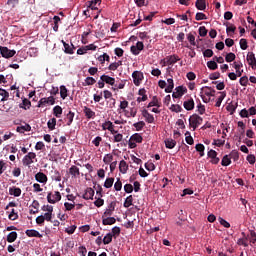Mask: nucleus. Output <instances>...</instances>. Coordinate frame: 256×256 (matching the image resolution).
Instances as JSON below:
<instances>
[{"instance_id":"nucleus-30","label":"nucleus","mask_w":256,"mask_h":256,"mask_svg":"<svg viewBox=\"0 0 256 256\" xmlns=\"http://www.w3.org/2000/svg\"><path fill=\"white\" fill-rule=\"evenodd\" d=\"M53 115L59 119L61 115H63V108H61L59 105L55 106L53 108Z\"/></svg>"},{"instance_id":"nucleus-41","label":"nucleus","mask_w":256,"mask_h":256,"mask_svg":"<svg viewBox=\"0 0 256 256\" xmlns=\"http://www.w3.org/2000/svg\"><path fill=\"white\" fill-rule=\"evenodd\" d=\"M48 125V129H50V131H54L55 126L57 125V119L56 118H52L47 122Z\"/></svg>"},{"instance_id":"nucleus-23","label":"nucleus","mask_w":256,"mask_h":256,"mask_svg":"<svg viewBox=\"0 0 256 256\" xmlns=\"http://www.w3.org/2000/svg\"><path fill=\"white\" fill-rule=\"evenodd\" d=\"M9 195H13L14 197H21V188L18 187H10L9 188Z\"/></svg>"},{"instance_id":"nucleus-27","label":"nucleus","mask_w":256,"mask_h":256,"mask_svg":"<svg viewBox=\"0 0 256 256\" xmlns=\"http://www.w3.org/2000/svg\"><path fill=\"white\" fill-rule=\"evenodd\" d=\"M20 109H31V101L27 98L22 100V103L19 105Z\"/></svg>"},{"instance_id":"nucleus-7","label":"nucleus","mask_w":256,"mask_h":256,"mask_svg":"<svg viewBox=\"0 0 256 256\" xmlns=\"http://www.w3.org/2000/svg\"><path fill=\"white\" fill-rule=\"evenodd\" d=\"M102 130L110 131L111 135L117 134V130H115V125L109 120L102 124Z\"/></svg>"},{"instance_id":"nucleus-61","label":"nucleus","mask_w":256,"mask_h":256,"mask_svg":"<svg viewBox=\"0 0 256 256\" xmlns=\"http://www.w3.org/2000/svg\"><path fill=\"white\" fill-rule=\"evenodd\" d=\"M187 39H188L189 43L192 44L194 47H195V45H197V43L195 42V34L189 33L187 35Z\"/></svg>"},{"instance_id":"nucleus-44","label":"nucleus","mask_w":256,"mask_h":256,"mask_svg":"<svg viewBox=\"0 0 256 256\" xmlns=\"http://www.w3.org/2000/svg\"><path fill=\"white\" fill-rule=\"evenodd\" d=\"M185 141L186 143H188V145H193V143H195V140H193V136H191V132L187 131L185 133Z\"/></svg>"},{"instance_id":"nucleus-52","label":"nucleus","mask_w":256,"mask_h":256,"mask_svg":"<svg viewBox=\"0 0 256 256\" xmlns=\"http://www.w3.org/2000/svg\"><path fill=\"white\" fill-rule=\"evenodd\" d=\"M195 19L196 21H205L207 20V15H205L203 12H197Z\"/></svg>"},{"instance_id":"nucleus-9","label":"nucleus","mask_w":256,"mask_h":256,"mask_svg":"<svg viewBox=\"0 0 256 256\" xmlns=\"http://www.w3.org/2000/svg\"><path fill=\"white\" fill-rule=\"evenodd\" d=\"M183 107L186 109V111H193L195 109V101L193 98L184 101Z\"/></svg>"},{"instance_id":"nucleus-39","label":"nucleus","mask_w":256,"mask_h":256,"mask_svg":"<svg viewBox=\"0 0 256 256\" xmlns=\"http://www.w3.org/2000/svg\"><path fill=\"white\" fill-rule=\"evenodd\" d=\"M220 96L218 97L215 107H221V103H223V99H225V97H227V94L225 92H219Z\"/></svg>"},{"instance_id":"nucleus-36","label":"nucleus","mask_w":256,"mask_h":256,"mask_svg":"<svg viewBox=\"0 0 256 256\" xmlns=\"http://www.w3.org/2000/svg\"><path fill=\"white\" fill-rule=\"evenodd\" d=\"M16 131L17 133H25V131H31V125L25 124L24 126H18Z\"/></svg>"},{"instance_id":"nucleus-12","label":"nucleus","mask_w":256,"mask_h":256,"mask_svg":"<svg viewBox=\"0 0 256 256\" xmlns=\"http://www.w3.org/2000/svg\"><path fill=\"white\" fill-rule=\"evenodd\" d=\"M142 116L145 118L146 123H155V117L146 109L142 111Z\"/></svg>"},{"instance_id":"nucleus-34","label":"nucleus","mask_w":256,"mask_h":256,"mask_svg":"<svg viewBox=\"0 0 256 256\" xmlns=\"http://www.w3.org/2000/svg\"><path fill=\"white\" fill-rule=\"evenodd\" d=\"M73 49H75V46H73V44L69 45L67 43H64V53H67L68 55H73Z\"/></svg>"},{"instance_id":"nucleus-47","label":"nucleus","mask_w":256,"mask_h":256,"mask_svg":"<svg viewBox=\"0 0 256 256\" xmlns=\"http://www.w3.org/2000/svg\"><path fill=\"white\" fill-rule=\"evenodd\" d=\"M170 111H173L174 113H181V111H183V108L181 107V105L172 104L170 107Z\"/></svg>"},{"instance_id":"nucleus-1","label":"nucleus","mask_w":256,"mask_h":256,"mask_svg":"<svg viewBox=\"0 0 256 256\" xmlns=\"http://www.w3.org/2000/svg\"><path fill=\"white\" fill-rule=\"evenodd\" d=\"M203 123V118L197 114H193L189 118V125L193 128V131Z\"/></svg>"},{"instance_id":"nucleus-45","label":"nucleus","mask_w":256,"mask_h":256,"mask_svg":"<svg viewBox=\"0 0 256 256\" xmlns=\"http://www.w3.org/2000/svg\"><path fill=\"white\" fill-rule=\"evenodd\" d=\"M131 205H133V196H132V195L128 196V197L125 199L124 207H125L126 209H129V207H131Z\"/></svg>"},{"instance_id":"nucleus-5","label":"nucleus","mask_w":256,"mask_h":256,"mask_svg":"<svg viewBox=\"0 0 256 256\" xmlns=\"http://www.w3.org/2000/svg\"><path fill=\"white\" fill-rule=\"evenodd\" d=\"M133 83L136 85V87H139L141 85V81H143L144 76L143 72L141 71H134L132 73Z\"/></svg>"},{"instance_id":"nucleus-40","label":"nucleus","mask_w":256,"mask_h":256,"mask_svg":"<svg viewBox=\"0 0 256 256\" xmlns=\"http://www.w3.org/2000/svg\"><path fill=\"white\" fill-rule=\"evenodd\" d=\"M230 164H231V158L229 157V155H225L222 158L221 165L223 167H229Z\"/></svg>"},{"instance_id":"nucleus-60","label":"nucleus","mask_w":256,"mask_h":256,"mask_svg":"<svg viewBox=\"0 0 256 256\" xmlns=\"http://www.w3.org/2000/svg\"><path fill=\"white\" fill-rule=\"evenodd\" d=\"M60 96H61V99H67V87L65 86L60 87Z\"/></svg>"},{"instance_id":"nucleus-29","label":"nucleus","mask_w":256,"mask_h":256,"mask_svg":"<svg viewBox=\"0 0 256 256\" xmlns=\"http://www.w3.org/2000/svg\"><path fill=\"white\" fill-rule=\"evenodd\" d=\"M115 223H117L115 217H107L102 220L103 225H115Z\"/></svg>"},{"instance_id":"nucleus-59","label":"nucleus","mask_w":256,"mask_h":256,"mask_svg":"<svg viewBox=\"0 0 256 256\" xmlns=\"http://www.w3.org/2000/svg\"><path fill=\"white\" fill-rule=\"evenodd\" d=\"M248 47L249 45H247V39L245 38L240 39V49H242V51H246Z\"/></svg>"},{"instance_id":"nucleus-18","label":"nucleus","mask_w":256,"mask_h":256,"mask_svg":"<svg viewBox=\"0 0 256 256\" xmlns=\"http://www.w3.org/2000/svg\"><path fill=\"white\" fill-rule=\"evenodd\" d=\"M138 95H140V97L137 98L138 103H142V101H147V90H145V88L140 89L138 91Z\"/></svg>"},{"instance_id":"nucleus-20","label":"nucleus","mask_w":256,"mask_h":256,"mask_svg":"<svg viewBox=\"0 0 256 256\" xmlns=\"http://www.w3.org/2000/svg\"><path fill=\"white\" fill-rule=\"evenodd\" d=\"M119 171L123 175H125V173H127V171H129V164H127V162L125 160H121L120 161V163H119Z\"/></svg>"},{"instance_id":"nucleus-19","label":"nucleus","mask_w":256,"mask_h":256,"mask_svg":"<svg viewBox=\"0 0 256 256\" xmlns=\"http://www.w3.org/2000/svg\"><path fill=\"white\" fill-rule=\"evenodd\" d=\"M195 7H196V9H198V11H205V9H207V1L206 0H196Z\"/></svg>"},{"instance_id":"nucleus-53","label":"nucleus","mask_w":256,"mask_h":256,"mask_svg":"<svg viewBox=\"0 0 256 256\" xmlns=\"http://www.w3.org/2000/svg\"><path fill=\"white\" fill-rule=\"evenodd\" d=\"M207 67H208V69H211V71H215V69H217L219 66L217 65V62H215V60H213V61L207 62Z\"/></svg>"},{"instance_id":"nucleus-42","label":"nucleus","mask_w":256,"mask_h":256,"mask_svg":"<svg viewBox=\"0 0 256 256\" xmlns=\"http://www.w3.org/2000/svg\"><path fill=\"white\" fill-rule=\"evenodd\" d=\"M113 183H115V178H107L104 182V187L106 189H111V187H113Z\"/></svg>"},{"instance_id":"nucleus-3","label":"nucleus","mask_w":256,"mask_h":256,"mask_svg":"<svg viewBox=\"0 0 256 256\" xmlns=\"http://www.w3.org/2000/svg\"><path fill=\"white\" fill-rule=\"evenodd\" d=\"M0 54L4 59H11V57H15L17 54V51L15 50H10L8 47L5 46H0Z\"/></svg>"},{"instance_id":"nucleus-4","label":"nucleus","mask_w":256,"mask_h":256,"mask_svg":"<svg viewBox=\"0 0 256 256\" xmlns=\"http://www.w3.org/2000/svg\"><path fill=\"white\" fill-rule=\"evenodd\" d=\"M47 201L52 205H55V203H59V201H61V192L55 191L54 194L49 192L47 195Z\"/></svg>"},{"instance_id":"nucleus-10","label":"nucleus","mask_w":256,"mask_h":256,"mask_svg":"<svg viewBox=\"0 0 256 256\" xmlns=\"http://www.w3.org/2000/svg\"><path fill=\"white\" fill-rule=\"evenodd\" d=\"M69 174L71 175L72 179H77V177L81 175V171L79 170V167L72 165L69 168Z\"/></svg>"},{"instance_id":"nucleus-51","label":"nucleus","mask_w":256,"mask_h":256,"mask_svg":"<svg viewBox=\"0 0 256 256\" xmlns=\"http://www.w3.org/2000/svg\"><path fill=\"white\" fill-rule=\"evenodd\" d=\"M113 135H114V140H113L114 143H121L123 141V134L119 133V131H117V133Z\"/></svg>"},{"instance_id":"nucleus-50","label":"nucleus","mask_w":256,"mask_h":256,"mask_svg":"<svg viewBox=\"0 0 256 256\" xmlns=\"http://www.w3.org/2000/svg\"><path fill=\"white\" fill-rule=\"evenodd\" d=\"M115 191H121L123 189V182H121V178H117V181L114 184Z\"/></svg>"},{"instance_id":"nucleus-11","label":"nucleus","mask_w":256,"mask_h":256,"mask_svg":"<svg viewBox=\"0 0 256 256\" xmlns=\"http://www.w3.org/2000/svg\"><path fill=\"white\" fill-rule=\"evenodd\" d=\"M100 80L104 81V83H106L107 85H111L112 87L115 86V78L109 75L103 74L102 76H100Z\"/></svg>"},{"instance_id":"nucleus-38","label":"nucleus","mask_w":256,"mask_h":256,"mask_svg":"<svg viewBox=\"0 0 256 256\" xmlns=\"http://www.w3.org/2000/svg\"><path fill=\"white\" fill-rule=\"evenodd\" d=\"M195 149L199 153L200 157L205 156V146L203 144H196Z\"/></svg>"},{"instance_id":"nucleus-37","label":"nucleus","mask_w":256,"mask_h":256,"mask_svg":"<svg viewBox=\"0 0 256 256\" xmlns=\"http://www.w3.org/2000/svg\"><path fill=\"white\" fill-rule=\"evenodd\" d=\"M165 145L167 149H175V145H177V141L173 139L165 140Z\"/></svg>"},{"instance_id":"nucleus-33","label":"nucleus","mask_w":256,"mask_h":256,"mask_svg":"<svg viewBox=\"0 0 256 256\" xmlns=\"http://www.w3.org/2000/svg\"><path fill=\"white\" fill-rule=\"evenodd\" d=\"M150 107H161V103H159L157 96L152 98V101L148 104L147 109H150Z\"/></svg>"},{"instance_id":"nucleus-15","label":"nucleus","mask_w":256,"mask_h":256,"mask_svg":"<svg viewBox=\"0 0 256 256\" xmlns=\"http://www.w3.org/2000/svg\"><path fill=\"white\" fill-rule=\"evenodd\" d=\"M35 180L38 182V183H47L48 181V178H47V175L43 172H38L35 174Z\"/></svg>"},{"instance_id":"nucleus-58","label":"nucleus","mask_w":256,"mask_h":256,"mask_svg":"<svg viewBox=\"0 0 256 256\" xmlns=\"http://www.w3.org/2000/svg\"><path fill=\"white\" fill-rule=\"evenodd\" d=\"M218 221H219L220 225H222L226 229H229V227H231V224L229 222H227V220L223 219L222 217H219Z\"/></svg>"},{"instance_id":"nucleus-24","label":"nucleus","mask_w":256,"mask_h":256,"mask_svg":"<svg viewBox=\"0 0 256 256\" xmlns=\"http://www.w3.org/2000/svg\"><path fill=\"white\" fill-rule=\"evenodd\" d=\"M66 121H67V125L68 127H71L72 123H73V119H75V112L69 110V112L66 114Z\"/></svg>"},{"instance_id":"nucleus-55","label":"nucleus","mask_w":256,"mask_h":256,"mask_svg":"<svg viewBox=\"0 0 256 256\" xmlns=\"http://www.w3.org/2000/svg\"><path fill=\"white\" fill-rule=\"evenodd\" d=\"M105 165H109V163L113 162V154H106L103 158Z\"/></svg>"},{"instance_id":"nucleus-54","label":"nucleus","mask_w":256,"mask_h":256,"mask_svg":"<svg viewBox=\"0 0 256 256\" xmlns=\"http://www.w3.org/2000/svg\"><path fill=\"white\" fill-rule=\"evenodd\" d=\"M113 241V234L108 233L104 238H103V243L104 245H109Z\"/></svg>"},{"instance_id":"nucleus-28","label":"nucleus","mask_w":256,"mask_h":256,"mask_svg":"<svg viewBox=\"0 0 256 256\" xmlns=\"http://www.w3.org/2000/svg\"><path fill=\"white\" fill-rule=\"evenodd\" d=\"M167 87L165 88V93H171L175 87V84L173 83V78L167 79Z\"/></svg>"},{"instance_id":"nucleus-8","label":"nucleus","mask_w":256,"mask_h":256,"mask_svg":"<svg viewBox=\"0 0 256 256\" xmlns=\"http://www.w3.org/2000/svg\"><path fill=\"white\" fill-rule=\"evenodd\" d=\"M246 60H247L248 64L250 65V67H252L253 71H255V69H256L255 53L248 52V54L246 56Z\"/></svg>"},{"instance_id":"nucleus-16","label":"nucleus","mask_w":256,"mask_h":256,"mask_svg":"<svg viewBox=\"0 0 256 256\" xmlns=\"http://www.w3.org/2000/svg\"><path fill=\"white\" fill-rule=\"evenodd\" d=\"M95 195V190H93V188L91 187H88L86 190H85V193L83 194V198L85 199V201H89V199H93Z\"/></svg>"},{"instance_id":"nucleus-32","label":"nucleus","mask_w":256,"mask_h":256,"mask_svg":"<svg viewBox=\"0 0 256 256\" xmlns=\"http://www.w3.org/2000/svg\"><path fill=\"white\" fill-rule=\"evenodd\" d=\"M130 141H134L135 143H143V136L139 133H135L130 137Z\"/></svg>"},{"instance_id":"nucleus-57","label":"nucleus","mask_w":256,"mask_h":256,"mask_svg":"<svg viewBox=\"0 0 256 256\" xmlns=\"http://www.w3.org/2000/svg\"><path fill=\"white\" fill-rule=\"evenodd\" d=\"M133 127H135L136 131H142L143 127H145V123L143 121H139L137 123H134Z\"/></svg>"},{"instance_id":"nucleus-43","label":"nucleus","mask_w":256,"mask_h":256,"mask_svg":"<svg viewBox=\"0 0 256 256\" xmlns=\"http://www.w3.org/2000/svg\"><path fill=\"white\" fill-rule=\"evenodd\" d=\"M52 180L57 182L61 181V172H59V170L52 171Z\"/></svg>"},{"instance_id":"nucleus-56","label":"nucleus","mask_w":256,"mask_h":256,"mask_svg":"<svg viewBox=\"0 0 256 256\" xmlns=\"http://www.w3.org/2000/svg\"><path fill=\"white\" fill-rule=\"evenodd\" d=\"M239 83L242 85V87H247V85H249V78L247 76H242Z\"/></svg>"},{"instance_id":"nucleus-22","label":"nucleus","mask_w":256,"mask_h":256,"mask_svg":"<svg viewBox=\"0 0 256 256\" xmlns=\"http://www.w3.org/2000/svg\"><path fill=\"white\" fill-rule=\"evenodd\" d=\"M25 234L27 235V237H38V239H41V237H43V235L35 229L26 230Z\"/></svg>"},{"instance_id":"nucleus-26","label":"nucleus","mask_w":256,"mask_h":256,"mask_svg":"<svg viewBox=\"0 0 256 256\" xmlns=\"http://www.w3.org/2000/svg\"><path fill=\"white\" fill-rule=\"evenodd\" d=\"M246 237H248V240L250 241L251 247H255L256 232L254 230H250V235H246Z\"/></svg>"},{"instance_id":"nucleus-14","label":"nucleus","mask_w":256,"mask_h":256,"mask_svg":"<svg viewBox=\"0 0 256 256\" xmlns=\"http://www.w3.org/2000/svg\"><path fill=\"white\" fill-rule=\"evenodd\" d=\"M83 113H84L86 119H95V111H92L91 108L84 106Z\"/></svg>"},{"instance_id":"nucleus-63","label":"nucleus","mask_w":256,"mask_h":256,"mask_svg":"<svg viewBox=\"0 0 256 256\" xmlns=\"http://www.w3.org/2000/svg\"><path fill=\"white\" fill-rule=\"evenodd\" d=\"M145 169L147 171H155V164L153 162L145 163Z\"/></svg>"},{"instance_id":"nucleus-17","label":"nucleus","mask_w":256,"mask_h":256,"mask_svg":"<svg viewBox=\"0 0 256 256\" xmlns=\"http://www.w3.org/2000/svg\"><path fill=\"white\" fill-rule=\"evenodd\" d=\"M242 238H239L237 241V245H242V247H249L248 236L245 232L241 233Z\"/></svg>"},{"instance_id":"nucleus-49","label":"nucleus","mask_w":256,"mask_h":256,"mask_svg":"<svg viewBox=\"0 0 256 256\" xmlns=\"http://www.w3.org/2000/svg\"><path fill=\"white\" fill-rule=\"evenodd\" d=\"M0 96L3 97L1 101H7L9 99V92L5 89L0 88Z\"/></svg>"},{"instance_id":"nucleus-46","label":"nucleus","mask_w":256,"mask_h":256,"mask_svg":"<svg viewBox=\"0 0 256 256\" xmlns=\"http://www.w3.org/2000/svg\"><path fill=\"white\" fill-rule=\"evenodd\" d=\"M236 57L237 56L235 55V53L230 52V53L226 54L225 61L227 63H232V61H235Z\"/></svg>"},{"instance_id":"nucleus-31","label":"nucleus","mask_w":256,"mask_h":256,"mask_svg":"<svg viewBox=\"0 0 256 256\" xmlns=\"http://www.w3.org/2000/svg\"><path fill=\"white\" fill-rule=\"evenodd\" d=\"M6 241L8 243H15V241H17V232H10L7 235Z\"/></svg>"},{"instance_id":"nucleus-2","label":"nucleus","mask_w":256,"mask_h":256,"mask_svg":"<svg viewBox=\"0 0 256 256\" xmlns=\"http://www.w3.org/2000/svg\"><path fill=\"white\" fill-rule=\"evenodd\" d=\"M33 159H37V154L34 152H29L27 155H25L22 159V164L24 167H31L35 161Z\"/></svg>"},{"instance_id":"nucleus-6","label":"nucleus","mask_w":256,"mask_h":256,"mask_svg":"<svg viewBox=\"0 0 256 256\" xmlns=\"http://www.w3.org/2000/svg\"><path fill=\"white\" fill-rule=\"evenodd\" d=\"M187 93V87L185 86H178L175 88V92H173L172 97L173 99H179L183 97V95Z\"/></svg>"},{"instance_id":"nucleus-62","label":"nucleus","mask_w":256,"mask_h":256,"mask_svg":"<svg viewBox=\"0 0 256 256\" xmlns=\"http://www.w3.org/2000/svg\"><path fill=\"white\" fill-rule=\"evenodd\" d=\"M127 107H129V101L123 100L120 102V105H119L120 111H125V109H127Z\"/></svg>"},{"instance_id":"nucleus-25","label":"nucleus","mask_w":256,"mask_h":256,"mask_svg":"<svg viewBox=\"0 0 256 256\" xmlns=\"http://www.w3.org/2000/svg\"><path fill=\"white\" fill-rule=\"evenodd\" d=\"M95 83H97V80H95V78L88 76L85 78L84 82H82L83 87H87V86H91V85H95Z\"/></svg>"},{"instance_id":"nucleus-35","label":"nucleus","mask_w":256,"mask_h":256,"mask_svg":"<svg viewBox=\"0 0 256 256\" xmlns=\"http://www.w3.org/2000/svg\"><path fill=\"white\" fill-rule=\"evenodd\" d=\"M204 95H206V97H215V89L206 86L204 90Z\"/></svg>"},{"instance_id":"nucleus-48","label":"nucleus","mask_w":256,"mask_h":256,"mask_svg":"<svg viewBox=\"0 0 256 256\" xmlns=\"http://www.w3.org/2000/svg\"><path fill=\"white\" fill-rule=\"evenodd\" d=\"M8 219H10V221H17V219H19V214H17V212H15V209H12Z\"/></svg>"},{"instance_id":"nucleus-13","label":"nucleus","mask_w":256,"mask_h":256,"mask_svg":"<svg viewBox=\"0 0 256 256\" xmlns=\"http://www.w3.org/2000/svg\"><path fill=\"white\" fill-rule=\"evenodd\" d=\"M116 205H117V203L111 202L108 205V209L105 210L103 217H111V215H113V211H115Z\"/></svg>"},{"instance_id":"nucleus-21","label":"nucleus","mask_w":256,"mask_h":256,"mask_svg":"<svg viewBox=\"0 0 256 256\" xmlns=\"http://www.w3.org/2000/svg\"><path fill=\"white\" fill-rule=\"evenodd\" d=\"M181 58H179V56L177 55H170L168 57H166V63L167 65H175V63H177V61H180Z\"/></svg>"},{"instance_id":"nucleus-64","label":"nucleus","mask_w":256,"mask_h":256,"mask_svg":"<svg viewBox=\"0 0 256 256\" xmlns=\"http://www.w3.org/2000/svg\"><path fill=\"white\" fill-rule=\"evenodd\" d=\"M42 211H46V213H53V206L47 204L42 206Z\"/></svg>"}]
</instances>
